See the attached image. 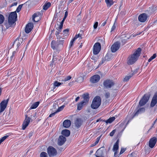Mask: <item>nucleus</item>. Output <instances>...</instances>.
Masks as SVG:
<instances>
[{"mask_svg":"<svg viewBox=\"0 0 157 157\" xmlns=\"http://www.w3.org/2000/svg\"><path fill=\"white\" fill-rule=\"evenodd\" d=\"M67 15H68V12H67V11H66L65 13V15H64V17L63 18L62 21H61V22L62 23H63L65 21V19L67 18Z\"/></svg>","mask_w":157,"mask_h":157,"instance_id":"obj_40","label":"nucleus"},{"mask_svg":"<svg viewBox=\"0 0 157 157\" xmlns=\"http://www.w3.org/2000/svg\"><path fill=\"white\" fill-rule=\"evenodd\" d=\"M17 16V14L15 11L10 13L8 17V24L6 23L5 24L7 29L9 28L15 22Z\"/></svg>","mask_w":157,"mask_h":157,"instance_id":"obj_2","label":"nucleus"},{"mask_svg":"<svg viewBox=\"0 0 157 157\" xmlns=\"http://www.w3.org/2000/svg\"><path fill=\"white\" fill-rule=\"evenodd\" d=\"M150 97V95L149 94H145L139 102L140 106H142L144 105L148 102Z\"/></svg>","mask_w":157,"mask_h":157,"instance_id":"obj_4","label":"nucleus"},{"mask_svg":"<svg viewBox=\"0 0 157 157\" xmlns=\"http://www.w3.org/2000/svg\"><path fill=\"white\" fill-rule=\"evenodd\" d=\"M65 107V105H63L59 107L58 109L56 111L57 113H58L60 111H61Z\"/></svg>","mask_w":157,"mask_h":157,"instance_id":"obj_43","label":"nucleus"},{"mask_svg":"<svg viewBox=\"0 0 157 157\" xmlns=\"http://www.w3.org/2000/svg\"><path fill=\"white\" fill-rule=\"evenodd\" d=\"M16 53V52L15 51H14L12 52V56H11V58H12L14 56L15 53Z\"/></svg>","mask_w":157,"mask_h":157,"instance_id":"obj_59","label":"nucleus"},{"mask_svg":"<svg viewBox=\"0 0 157 157\" xmlns=\"http://www.w3.org/2000/svg\"><path fill=\"white\" fill-rule=\"evenodd\" d=\"M125 150L126 149L123 148H122L121 149V151L120 153V155L123 153L125 151Z\"/></svg>","mask_w":157,"mask_h":157,"instance_id":"obj_52","label":"nucleus"},{"mask_svg":"<svg viewBox=\"0 0 157 157\" xmlns=\"http://www.w3.org/2000/svg\"><path fill=\"white\" fill-rule=\"evenodd\" d=\"M115 119V117H112L109 118L107 120H103V121L104 122H105L106 124H108V123H111Z\"/></svg>","mask_w":157,"mask_h":157,"instance_id":"obj_25","label":"nucleus"},{"mask_svg":"<svg viewBox=\"0 0 157 157\" xmlns=\"http://www.w3.org/2000/svg\"><path fill=\"white\" fill-rule=\"evenodd\" d=\"M106 60L105 59V57L104 58H103L101 60L100 62L99 65H101L102 64H103L104 62H105V61H106Z\"/></svg>","mask_w":157,"mask_h":157,"instance_id":"obj_47","label":"nucleus"},{"mask_svg":"<svg viewBox=\"0 0 157 157\" xmlns=\"http://www.w3.org/2000/svg\"><path fill=\"white\" fill-rule=\"evenodd\" d=\"M61 84L62 83L61 82H58L56 81H55L53 83V89L54 90V89H55L56 87H58L59 86H60Z\"/></svg>","mask_w":157,"mask_h":157,"instance_id":"obj_34","label":"nucleus"},{"mask_svg":"<svg viewBox=\"0 0 157 157\" xmlns=\"http://www.w3.org/2000/svg\"><path fill=\"white\" fill-rule=\"evenodd\" d=\"M9 136V135H6L5 136L2 137L0 139V141L2 142L4 140H5L8 136Z\"/></svg>","mask_w":157,"mask_h":157,"instance_id":"obj_39","label":"nucleus"},{"mask_svg":"<svg viewBox=\"0 0 157 157\" xmlns=\"http://www.w3.org/2000/svg\"><path fill=\"white\" fill-rule=\"evenodd\" d=\"M147 15L145 13H143L139 15L138 19L140 22H144L147 20Z\"/></svg>","mask_w":157,"mask_h":157,"instance_id":"obj_8","label":"nucleus"},{"mask_svg":"<svg viewBox=\"0 0 157 157\" xmlns=\"http://www.w3.org/2000/svg\"><path fill=\"white\" fill-rule=\"evenodd\" d=\"M105 96L106 98H109L110 96V93L108 91H106L105 94Z\"/></svg>","mask_w":157,"mask_h":157,"instance_id":"obj_41","label":"nucleus"},{"mask_svg":"<svg viewBox=\"0 0 157 157\" xmlns=\"http://www.w3.org/2000/svg\"><path fill=\"white\" fill-rule=\"evenodd\" d=\"M116 130H113L109 134L110 136H113L114 134L116 132Z\"/></svg>","mask_w":157,"mask_h":157,"instance_id":"obj_50","label":"nucleus"},{"mask_svg":"<svg viewBox=\"0 0 157 157\" xmlns=\"http://www.w3.org/2000/svg\"><path fill=\"white\" fill-rule=\"evenodd\" d=\"M33 27V23H29L25 27V32L27 33H29L31 31Z\"/></svg>","mask_w":157,"mask_h":157,"instance_id":"obj_13","label":"nucleus"},{"mask_svg":"<svg viewBox=\"0 0 157 157\" xmlns=\"http://www.w3.org/2000/svg\"><path fill=\"white\" fill-rule=\"evenodd\" d=\"M157 103V93H155L154 95L151 102L150 106L153 107Z\"/></svg>","mask_w":157,"mask_h":157,"instance_id":"obj_17","label":"nucleus"},{"mask_svg":"<svg viewBox=\"0 0 157 157\" xmlns=\"http://www.w3.org/2000/svg\"><path fill=\"white\" fill-rule=\"evenodd\" d=\"M141 32H138V33H135V34H133V37H135L136 36L138 35H140L141 34Z\"/></svg>","mask_w":157,"mask_h":157,"instance_id":"obj_57","label":"nucleus"},{"mask_svg":"<svg viewBox=\"0 0 157 157\" xmlns=\"http://www.w3.org/2000/svg\"><path fill=\"white\" fill-rule=\"evenodd\" d=\"M23 4H21L19 5L16 9V11L18 13L21 10L22 7V6Z\"/></svg>","mask_w":157,"mask_h":157,"instance_id":"obj_45","label":"nucleus"},{"mask_svg":"<svg viewBox=\"0 0 157 157\" xmlns=\"http://www.w3.org/2000/svg\"><path fill=\"white\" fill-rule=\"evenodd\" d=\"M141 48H138L134 53L128 58L127 63L132 65L135 63L138 59L141 53Z\"/></svg>","mask_w":157,"mask_h":157,"instance_id":"obj_1","label":"nucleus"},{"mask_svg":"<svg viewBox=\"0 0 157 157\" xmlns=\"http://www.w3.org/2000/svg\"><path fill=\"white\" fill-rule=\"evenodd\" d=\"M101 49V45L100 43L97 42L95 43L93 46V53L94 55L98 54Z\"/></svg>","mask_w":157,"mask_h":157,"instance_id":"obj_7","label":"nucleus"},{"mask_svg":"<svg viewBox=\"0 0 157 157\" xmlns=\"http://www.w3.org/2000/svg\"><path fill=\"white\" fill-rule=\"evenodd\" d=\"M96 145V144L95 143H94L93 144H91L90 146L91 147H93L95 146Z\"/></svg>","mask_w":157,"mask_h":157,"instance_id":"obj_64","label":"nucleus"},{"mask_svg":"<svg viewBox=\"0 0 157 157\" xmlns=\"http://www.w3.org/2000/svg\"><path fill=\"white\" fill-rule=\"evenodd\" d=\"M86 104L84 103L82 101L81 102L78 103L77 104V109L79 110H81L82 109L83 106L86 105Z\"/></svg>","mask_w":157,"mask_h":157,"instance_id":"obj_23","label":"nucleus"},{"mask_svg":"<svg viewBox=\"0 0 157 157\" xmlns=\"http://www.w3.org/2000/svg\"><path fill=\"white\" fill-rule=\"evenodd\" d=\"M114 84V82L112 80H107L104 81L103 85L106 88H110Z\"/></svg>","mask_w":157,"mask_h":157,"instance_id":"obj_9","label":"nucleus"},{"mask_svg":"<svg viewBox=\"0 0 157 157\" xmlns=\"http://www.w3.org/2000/svg\"><path fill=\"white\" fill-rule=\"evenodd\" d=\"M62 134L63 135L67 137L70 135V132L68 130L64 129L62 131Z\"/></svg>","mask_w":157,"mask_h":157,"instance_id":"obj_26","label":"nucleus"},{"mask_svg":"<svg viewBox=\"0 0 157 157\" xmlns=\"http://www.w3.org/2000/svg\"><path fill=\"white\" fill-rule=\"evenodd\" d=\"M71 78V76H68L66 77L64 79V81H66L70 80Z\"/></svg>","mask_w":157,"mask_h":157,"instance_id":"obj_51","label":"nucleus"},{"mask_svg":"<svg viewBox=\"0 0 157 157\" xmlns=\"http://www.w3.org/2000/svg\"><path fill=\"white\" fill-rule=\"evenodd\" d=\"M105 59L106 61L110 60L113 58V56L111 54H107L105 57Z\"/></svg>","mask_w":157,"mask_h":157,"instance_id":"obj_27","label":"nucleus"},{"mask_svg":"<svg viewBox=\"0 0 157 157\" xmlns=\"http://www.w3.org/2000/svg\"><path fill=\"white\" fill-rule=\"evenodd\" d=\"M101 136H99L96 139V141L94 142V143H95L96 144H97L98 143V142H99V140H100V138H101Z\"/></svg>","mask_w":157,"mask_h":157,"instance_id":"obj_49","label":"nucleus"},{"mask_svg":"<svg viewBox=\"0 0 157 157\" xmlns=\"http://www.w3.org/2000/svg\"><path fill=\"white\" fill-rule=\"evenodd\" d=\"M40 104V102L37 101L33 103L30 108V109H36L37 107Z\"/></svg>","mask_w":157,"mask_h":157,"instance_id":"obj_28","label":"nucleus"},{"mask_svg":"<svg viewBox=\"0 0 157 157\" xmlns=\"http://www.w3.org/2000/svg\"><path fill=\"white\" fill-rule=\"evenodd\" d=\"M156 54H154L153 55L151 56V59L153 60L154 59L156 58Z\"/></svg>","mask_w":157,"mask_h":157,"instance_id":"obj_58","label":"nucleus"},{"mask_svg":"<svg viewBox=\"0 0 157 157\" xmlns=\"http://www.w3.org/2000/svg\"><path fill=\"white\" fill-rule=\"evenodd\" d=\"M63 25V23H62L61 22H60V25L56 28L57 30H61L62 29Z\"/></svg>","mask_w":157,"mask_h":157,"instance_id":"obj_44","label":"nucleus"},{"mask_svg":"<svg viewBox=\"0 0 157 157\" xmlns=\"http://www.w3.org/2000/svg\"><path fill=\"white\" fill-rule=\"evenodd\" d=\"M82 124V121L80 119H77L75 122V124L76 127L79 128Z\"/></svg>","mask_w":157,"mask_h":157,"instance_id":"obj_24","label":"nucleus"},{"mask_svg":"<svg viewBox=\"0 0 157 157\" xmlns=\"http://www.w3.org/2000/svg\"><path fill=\"white\" fill-rule=\"evenodd\" d=\"M82 96L84 99L82 101L87 104L89 100V94L88 93L84 94L82 95Z\"/></svg>","mask_w":157,"mask_h":157,"instance_id":"obj_19","label":"nucleus"},{"mask_svg":"<svg viewBox=\"0 0 157 157\" xmlns=\"http://www.w3.org/2000/svg\"><path fill=\"white\" fill-rule=\"evenodd\" d=\"M82 17L81 16L79 15H77L76 17V21L78 23H79L80 22Z\"/></svg>","mask_w":157,"mask_h":157,"instance_id":"obj_37","label":"nucleus"},{"mask_svg":"<svg viewBox=\"0 0 157 157\" xmlns=\"http://www.w3.org/2000/svg\"><path fill=\"white\" fill-rule=\"evenodd\" d=\"M57 39H58L57 40V42L59 44H62L63 43V38L62 37H61L60 36H57Z\"/></svg>","mask_w":157,"mask_h":157,"instance_id":"obj_32","label":"nucleus"},{"mask_svg":"<svg viewBox=\"0 0 157 157\" xmlns=\"http://www.w3.org/2000/svg\"><path fill=\"white\" fill-rule=\"evenodd\" d=\"M4 21V17L3 16L0 14V24H2Z\"/></svg>","mask_w":157,"mask_h":157,"instance_id":"obj_36","label":"nucleus"},{"mask_svg":"<svg viewBox=\"0 0 157 157\" xmlns=\"http://www.w3.org/2000/svg\"><path fill=\"white\" fill-rule=\"evenodd\" d=\"M61 31L60 30H57V31H56L55 35H56L57 37L58 36H59V34L61 32Z\"/></svg>","mask_w":157,"mask_h":157,"instance_id":"obj_53","label":"nucleus"},{"mask_svg":"<svg viewBox=\"0 0 157 157\" xmlns=\"http://www.w3.org/2000/svg\"><path fill=\"white\" fill-rule=\"evenodd\" d=\"M63 125L64 127L68 128L71 125V121L69 120H66L64 121Z\"/></svg>","mask_w":157,"mask_h":157,"instance_id":"obj_21","label":"nucleus"},{"mask_svg":"<svg viewBox=\"0 0 157 157\" xmlns=\"http://www.w3.org/2000/svg\"><path fill=\"white\" fill-rule=\"evenodd\" d=\"M17 4V3H14L12 4V6H16Z\"/></svg>","mask_w":157,"mask_h":157,"instance_id":"obj_63","label":"nucleus"},{"mask_svg":"<svg viewBox=\"0 0 157 157\" xmlns=\"http://www.w3.org/2000/svg\"><path fill=\"white\" fill-rule=\"evenodd\" d=\"M100 76L98 75H95L91 78L90 82L93 83L98 82L100 79Z\"/></svg>","mask_w":157,"mask_h":157,"instance_id":"obj_15","label":"nucleus"},{"mask_svg":"<svg viewBox=\"0 0 157 157\" xmlns=\"http://www.w3.org/2000/svg\"><path fill=\"white\" fill-rule=\"evenodd\" d=\"M79 98H80V97L79 96L77 97L75 99V101L76 102L79 99Z\"/></svg>","mask_w":157,"mask_h":157,"instance_id":"obj_61","label":"nucleus"},{"mask_svg":"<svg viewBox=\"0 0 157 157\" xmlns=\"http://www.w3.org/2000/svg\"><path fill=\"white\" fill-rule=\"evenodd\" d=\"M80 38V39H82V34L80 33L78 34L77 35H76L74 38L76 40L78 38Z\"/></svg>","mask_w":157,"mask_h":157,"instance_id":"obj_46","label":"nucleus"},{"mask_svg":"<svg viewBox=\"0 0 157 157\" xmlns=\"http://www.w3.org/2000/svg\"><path fill=\"white\" fill-rule=\"evenodd\" d=\"M101 102V98L99 96H97L94 98L91 107L93 109H97L100 106Z\"/></svg>","mask_w":157,"mask_h":157,"instance_id":"obj_3","label":"nucleus"},{"mask_svg":"<svg viewBox=\"0 0 157 157\" xmlns=\"http://www.w3.org/2000/svg\"><path fill=\"white\" fill-rule=\"evenodd\" d=\"M145 111V109L144 108H141L139 109L134 114V116L137 115L139 113L144 112Z\"/></svg>","mask_w":157,"mask_h":157,"instance_id":"obj_29","label":"nucleus"},{"mask_svg":"<svg viewBox=\"0 0 157 157\" xmlns=\"http://www.w3.org/2000/svg\"><path fill=\"white\" fill-rule=\"evenodd\" d=\"M66 140V138L63 136H59L58 141V144L60 146L63 145Z\"/></svg>","mask_w":157,"mask_h":157,"instance_id":"obj_16","label":"nucleus"},{"mask_svg":"<svg viewBox=\"0 0 157 157\" xmlns=\"http://www.w3.org/2000/svg\"><path fill=\"white\" fill-rule=\"evenodd\" d=\"M33 133V132H31L29 133L28 136L29 138H30L31 136H32Z\"/></svg>","mask_w":157,"mask_h":157,"instance_id":"obj_60","label":"nucleus"},{"mask_svg":"<svg viewBox=\"0 0 157 157\" xmlns=\"http://www.w3.org/2000/svg\"><path fill=\"white\" fill-rule=\"evenodd\" d=\"M100 148L97 150L95 153L96 157H104L102 156L103 154V152Z\"/></svg>","mask_w":157,"mask_h":157,"instance_id":"obj_22","label":"nucleus"},{"mask_svg":"<svg viewBox=\"0 0 157 157\" xmlns=\"http://www.w3.org/2000/svg\"><path fill=\"white\" fill-rule=\"evenodd\" d=\"M9 99L2 101L0 103V113H1L5 110L7 106Z\"/></svg>","mask_w":157,"mask_h":157,"instance_id":"obj_6","label":"nucleus"},{"mask_svg":"<svg viewBox=\"0 0 157 157\" xmlns=\"http://www.w3.org/2000/svg\"><path fill=\"white\" fill-rule=\"evenodd\" d=\"M105 2L108 7H110L114 3L112 0H105Z\"/></svg>","mask_w":157,"mask_h":157,"instance_id":"obj_30","label":"nucleus"},{"mask_svg":"<svg viewBox=\"0 0 157 157\" xmlns=\"http://www.w3.org/2000/svg\"><path fill=\"white\" fill-rule=\"evenodd\" d=\"M157 141V138L155 137L151 138L149 141V146L151 148H153L155 145Z\"/></svg>","mask_w":157,"mask_h":157,"instance_id":"obj_12","label":"nucleus"},{"mask_svg":"<svg viewBox=\"0 0 157 157\" xmlns=\"http://www.w3.org/2000/svg\"><path fill=\"white\" fill-rule=\"evenodd\" d=\"M76 40L74 38L71 41L70 44V47L71 48L72 47L73 44L74 43V42Z\"/></svg>","mask_w":157,"mask_h":157,"instance_id":"obj_48","label":"nucleus"},{"mask_svg":"<svg viewBox=\"0 0 157 157\" xmlns=\"http://www.w3.org/2000/svg\"><path fill=\"white\" fill-rule=\"evenodd\" d=\"M57 113V112L56 111L55 112L49 115V117H52L54 116Z\"/></svg>","mask_w":157,"mask_h":157,"instance_id":"obj_56","label":"nucleus"},{"mask_svg":"<svg viewBox=\"0 0 157 157\" xmlns=\"http://www.w3.org/2000/svg\"><path fill=\"white\" fill-rule=\"evenodd\" d=\"M106 21H105L101 25L104 26L106 24Z\"/></svg>","mask_w":157,"mask_h":157,"instance_id":"obj_62","label":"nucleus"},{"mask_svg":"<svg viewBox=\"0 0 157 157\" xmlns=\"http://www.w3.org/2000/svg\"><path fill=\"white\" fill-rule=\"evenodd\" d=\"M133 74H131L130 75L126 76L124 79V81L125 82L128 81L129 79L133 76Z\"/></svg>","mask_w":157,"mask_h":157,"instance_id":"obj_35","label":"nucleus"},{"mask_svg":"<svg viewBox=\"0 0 157 157\" xmlns=\"http://www.w3.org/2000/svg\"><path fill=\"white\" fill-rule=\"evenodd\" d=\"M23 40L22 39H18L17 38L14 41V43H16L17 44V46L18 47L22 43V41Z\"/></svg>","mask_w":157,"mask_h":157,"instance_id":"obj_31","label":"nucleus"},{"mask_svg":"<svg viewBox=\"0 0 157 157\" xmlns=\"http://www.w3.org/2000/svg\"><path fill=\"white\" fill-rule=\"evenodd\" d=\"M40 15V13L39 12H37L34 13L33 16L32 20L34 22H38L39 20V19H36Z\"/></svg>","mask_w":157,"mask_h":157,"instance_id":"obj_18","label":"nucleus"},{"mask_svg":"<svg viewBox=\"0 0 157 157\" xmlns=\"http://www.w3.org/2000/svg\"><path fill=\"white\" fill-rule=\"evenodd\" d=\"M51 3L49 2L45 3L43 6V9L45 10H47L50 6Z\"/></svg>","mask_w":157,"mask_h":157,"instance_id":"obj_33","label":"nucleus"},{"mask_svg":"<svg viewBox=\"0 0 157 157\" xmlns=\"http://www.w3.org/2000/svg\"><path fill=\"white\" fill-rule=\"evenodd\" d=\"M98 22H96L94 23V29H96L98 26Z\"/></svg>","mask_w":157,"mask_h":157,"instance_id":"obj_55","label":"nucleus"},{"mask_svg":"<svg viewBox=\"0 0 157 157\" xmlns=\"http://www.w3.org/2000/svg\"><path fill=\"white\" fill-rule=\"evenodd\" d=\"M119 140H117L113 146V150L114 151V156L115 157H117V150L119 148Z\"/></svg>","mask_w":157,"mask_h":157,"instance_id":"obj_11","label":"nucleus"},{"mask_svg":"<svg viewBox=\"0 0 157 157\" xmlns=\"http://www.w3.org/2000/svg\"><path fill=\"white\" fill-rule=\"evenodd\" d=\"M115 23L113 25V26H112L111 29V32H112V31H113L115 29L116 27L115 26Z\"/></svg>","mask_w":157,"mask_h":157,"instance_id":"obj_54","label":"nucleus"},{"mask_svg":"<svg viewBox=\"0 0 157 157\" xmlns=\"http://www.w3.org/2000/svg\"><path fill=\"white\" fill-rule=\"evenodd\" d=\"M120 44L118 42H116L114 43L111 47L112 52H115L119 48Z\"/></svg>","mask_w":157,"mask_h":157,"instance_id":"obj_14","label":"nucleus"},{"mask_svg":"<svg viewBox=\"0 0 157 157\" xmlns=\"http://www.w3.org/2000/svg\"><path fill=\"white\" fill-rule=\"evenodd\" d=\"M25 121L23 122L22 124V129L23 130H25L28 125L31 119V118L28 117L27 115H25Z\"/></svg>","mask_w":157,"mask_h":157,"instance_id":"obj_10","label":"nucleus"},{"mask_svg":"<svg viewBox=\"0 0 157 157\" xmlns=\"http://www.w3.org/2000/svg\"><path fill=\"white\" fill-rule=\"evenodd\" d=\"M59 44L55 40H52L51 44V47L54 50L57 49Z\"/></svg>","mask_w":157,"mask_h":157,"instance_id":"obj_20","label":"nucleus"},{"mask_svg":"<svg viewBox=\"0 0 157 157\" xmlns=\"http://www.w3.org/2000/svg\"><path fill=\"white\" fill-rule=\"evenodd\" d=\"M40 157H47V153L44 152H41L40 154Z\"/></svg>","mask_w":157,"mask_h":157,"instance_id":"obj_42","label":"nucleus"},{"mask_svg":"<svg viewBox=\"0 0 157 157\" xmlns=\"http://www.w3.org/2000/svg\"><path fill=\"white\" fill-rule=\"evenodd\" d=\"M69 32V29H66L63 31V34L64 36H67L68 35V33Z\"/></svg>","mask_w":157,"mask_h":157,"instance_id":"obj_38","label":"nucleus"},{"mask_svg":"<svg viewBox=\"0 0 157 157\" xmlns=\"http://www.w3.org/2000/svg\"><path fill=\"white\" fill-rule=\"evenodd\" d=\"M47 152L50 157H53L57 154L56 150L52 146L48 147V148Z\"/></svg>","mask_w":157,"mask_h":157,"instance_id":"obj_5","label":"nucleus"}]
</instances>
